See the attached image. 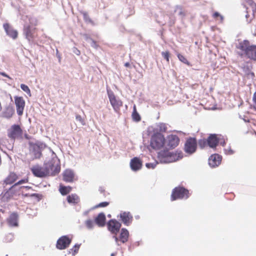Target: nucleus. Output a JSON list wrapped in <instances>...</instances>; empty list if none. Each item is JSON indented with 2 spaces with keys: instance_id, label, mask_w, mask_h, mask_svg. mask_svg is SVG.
<instances>
[{
  "instance_id": "obj_19",
  "label": "nucleus",
  "mask_w": 256,
  "mask_h": 256,
  "mask_svg": "<svg viewBox=\"0 0 256 256\" xmlns=\"http://www.w3.org/2000/svg\"><path fill=\"white\" fill-rule=\"evenodd\" d=\"M36 32V28H32L30 26L25 27L24 28V33L26 37L30 41L33 40L34 38Z\"/></svg>"
},
{
  "instance_id": "obj_35",
  "label": "nucleus",
  "mask_w": 256,
  "mask_h": 256,
  "mask_svg": "<svg viewBox=\"0 0 256 256\" xmlns=\"http://www.w3.org/2000/svg\"><path fill=\"white\" fill-rule=\"evenodd\" d=\"M170 52L168 51L162 52V57L166 60L167 62H169L170 60Z\"/></svg>"
},
{
  "instance_id": "obj_30",
  "label": "nucleus",
  "mask_w": 256,
  "mask_h": 256,
  "mask_svg": "<svg viewBox=\"0 0 256 256\" xmlns=\"http://www.w3.org/2000/svg\"><path fill=\"white\" fill-rule=\"evenodd\" d=\"M80 248L79 244H75L72 248L69 250V253L72 254V256H74L78 253Z\"/></svg>"
},
{
  "instance_id": "obj_3",
  "label": "nucleus",
  "mask_w": 256,
  "mask_h": 256,
  "mask_svg": "<svg viewBox=\"0 0 256 256\" xmlns=\"http://www.w3.org/2000/svg\"><path fill=\"white\" fill-rule=\"evenodd\" d=\"M166 140L160 132H154L150 138V146L154 150H160L166 144Z\"/></svg>"
},
{
  "instance_id": "obj_2",
  "label": "nucleus",
  "mask_w": 256,
  "mask_h": 256,
  "mask_svg": "<svg viewBox=\"0 0 256 256\" xmlns=\"http://www.w3.org/2000/svg\"><path fill=\"white\" fill-rule=\"evenodd\" d=\"M158 158L162 162H172L182 159L183 158V154L182 152H170L164 150L158 153Z\"/></svg>"
},
{
  "instance_id": "obj_45",
  "label": "nucleus",
  "mask_w": 256,
  "mask_h": 256,
  "mask_svg": "<svg viewBox=\"0 0 256 256\" xmlns=\"http://www.w3.org/2000/svg\"><path fill=\"white\" fill-rule=\"evenodd\" d=\"M246 2L250 5V6H253L255 5L256 6V4L252 0H246Z\"/></svg>"
},
{
  "instance_id": "obj_36",
  "label": "nucleus",
  "mask_w": 256,
  "mask_h": 256,
  "mask_svg": "<svg viewBox=\"0 0 256 256\" xmlns=\"http://www.w3.org/2000/svg\"><path fill=\"white\" fill-rule=\"evenodd\" d=\"M198 144L201 148H204L207 144H208L207 140H200L198 142Z\"/></svg>"
},
{
  "instance_id": "obj_32",
  "label": "nucleus",
  "mask_w": 256,
  "mask_h": 256,
  "mask_svg": "<svg viewBox=\"0 0 256 256\" xmlns=\"http://www.w3.org/2000/svg\"><path fill=\"white\" fill-rule=\"evenodd\" d=\"M20 88H21L25 92L30 96H31V92L30 90L28 87V86L24 84H20Z\"/></svg>"
},
{
  "instance_id": "obj_50",
  "label": "nucleus",
  "mask_w": 256,
  "mask_h": 256,
  "mask_svg": "<svg viewBox=\"0 0 256 256\" xmlns=\"http://www.w3.org/2000/svg\"><path fill=\"white\" fill-rule=\"evenodd\" d=\"M116 254L112 253L111 254V256H115Z\"/></svg>"
},
{
  "instance_id": "obj_7",
  "label": "nucleus",
  "mask_w": 256,
  "mask_h": 256,
  "mask_svg": "<svg viewBox=\"0 0 256 256\" xmlns=\"http://www.w3.org/2000/svg\"><path fill=\"white\" fill-rule=\"evenodd\" d=\"M44 164L46 170H48L49 176H54L60 170V164L56 158H52Z\"/></svg>"
},
{
  "instance_id": "obj_44",
  "label": "nucleus",
  "mask_w": 256,
  "mask_h": 256,
  "mask_svg": "<svg viewBox=\"0 0 256 256\" xmlns=\"http://www.w3.org/2000/svg\"><path fill=\"white\" fill-rule=\"evenodd\" d=\"M0 75L6 77L8 79L12 80V78L4 72H0Z\"/></svg>"
},
{
  "instance_id": "obj_1",
  "label": "nucleus",
  "mask_w": 256,
  "mask_h": 256,
  "mask_svg": "<svg viewBox=\"0 0 256 256\" xmlns=\"http://www.w3.org/2000/svg\"><path fill=\"white\" fill-rule=\"evenodd\" d=\"M237 48L241 50L239 54L241 56L256 61V45L250 44L248 40H244L239 43Z\"/></svg>"
},
{
  "instance_id": "obj_23",
  "label": "nucleus",
  "mask_w": 256,
  "mask_h": 256,
  "mask_svg": "<svg viewBox=\"0 0 256 256\" xmlns=\"http://www.w3.org/2000/svg\"><path fill=\"white\" fill-rule=\"evenodd\" d=\"M128 231L126 228H122L120 230L118 242L120 241L122 243H125L128 240Z\"/></svg>"
},
{
  "instance_id": "obj_4",
  "label": "nucleus",
  "mask_w": 256,
  "mask_h": 256,
  "mask_svg": "<svg viewBox=\"0 0 256 256\" xmlns=\"http://www.w3.org/2000/svg\"><path fill=\"white\" fill-rule=\"evenodd\" d=\"M23 130L20 126L18 124H13L7 130V136L8 138L14 141L16 140H21L22 138Z\"/></svg>"
},
{
  "instance_id": "obj_28",
  "label": "nucleus",
  "mask_w": 256,
  "mask_h": 256,
  "mask_svg": "<svg viewBox=\"0 0 256 256\" xmlns=\"http://www.w3.org/2000/svg\"><path fill=\"white\" fill-rule=\"evenodd\" d=\"M14 113V110L12 108H8L6 109L3 113V116L4 118H10Z\"/></svg>"
},
{
  "instance_id": "obj_21",
  "label": "nucleus",
  "mask_w": 256,
  "mask_h": 256,
  "mask_svg": "<svg viewBox=\"0 0 256 256\" xmlns=\"http://www.w3.org/2000/svg\"><path fill=\"white\" fill-rule=\"evenodd\" d=\"M106 216L104 213H100L94 218L95 223L99 226L102 227L106 224Z\"/></svg>"
},
{
  "instance_id": "obj_29",
  "label": "nucleus",
  "mask_w": 256,
  "mask_h": 256,
  "mask_svg": "<svg viewBox=\"0 0 256 256\" xmlns=\"http://www.w3.org/2000/svg\"><path fill=\"white\" fill-rule=\"evenodd\" d=\"M177 56H178V60L180 62L186 64V65H188V66H190V62L188 61V60L186 59V58L184 56H183L180 54H178Z\"/></svg>"
},
{
  "instance_id": "obj_47",
  "label": "nucleus",
  "mask_w": 256,
  "mask_h": 256,
  "mask_svg": "<svg viewBox=\"0 0 256 256\" xmlns=\"http://www.w3.org/2000/svg\"><path fill=\"white\" fill-rule=\"evenodd\" d=\"M124 66L126 67H129L130 66V64L129 62H126L124 64Z\"/></svg>"
},
{
  "instance_id": "obj_34",
  "label": "nucleus",
  "mask_w": 256,
  "mask_h": 256,
  "mask_svg": "<svg viewBox=\"0 0 256 256\" xmlns=\"http://www.w3.org/2000/svg\"><path fill=\"white\" fill-rule=\"evenodd\" d=\"M85 224L86 226L89 229L93 228L94 226V223L93 221L91 220H86L85 222Z\"/></svg>"
},
{
  "instance_id": "obj_26",
  "label": "nucleus",
  "mask_w": 256,
  "mask_h": 256,
  "mask_svg": "<svg viewBox=\"0 0 256 256\" xmlns=\"http://www.w3.org/2000/svg\"><path fill=\"white\" fill-rule=\"evenodd\" d=\"M72 188L70 186H66L60 185L59 191L62 195L64 196L68 194L72 190Z\"/></svg>"
},
{
  "instance_id": "obj_6",
  "label": "nucleus",
  "mask_w": 256,
  "mask_h": 256,
  "mask_svg": "<svg viewBox=\"0 0 256 256\" xmlns=\"http://www.w3.org/2000/svg\"><path fill=\"white\" fill-rule=\"evenodd\" d=\"M190 196L189 191L181 186L175 188L171 194V200L174 201L177 199L188 198Z\"/></svg>"
},
{
  "instance_id": "obj_12",
  "label": "nucleus",
  "mask_w": 256,
  "mask_h": 256,
  "mask_svg": "<svg viewBox=\"0 0 256 256\" xmlns=\"http://www.w3.org/2000/svg\"><path fill=\"white\" fill-rule=\"evenodd\" d=\"M108 96L110 103L112 106L114 110L116 112H119L120 108L122 106V101L116 98V96L113 92L108 93Z\"/></svg>"
},
{
  "instance_id": "obj_22",
  "label": "nucleus",
  "mask_w": 256,
  "mask_h": 256,
  "mask_svg": "<svg viewBox=\"0 0 256 256\" xmlns=\"http://www.w3.org/2000/svg\"><path fill=\"white\" fill-rule=\"evenodd\" d=\"M18 216L16 213H12L7 219L6 221L9 226H18Z\"/></svg>"
},
{
  "instance_id": "obj_10",
  "label": "nucleus",
  "mask_w": 256,
  "mask_h": 256,
  "mask_svg": "<svg viewBox=\"0 0 256 256\" xmlns=\"http://www.w3.org/2000/svg\"><path fill=\"white\" fill-rule=\"evenodd\" d=\"M72 240V238L68 236H64L60 238L56 242L58 249L64 250L68 247Z\"/></svg>"
},
{
  "instance_id": "obj_5",
  "label": "nucleus",
  "mask_w": 256,
  "mask_h": 256,
  "mask_svg": "<svg viewBox=\"0 0 256 256\" xmlns=\"http://www.w3.org/2000/svg\"><path fill=\"white\" fill-rule=\"evenodd\" d=\"M121 226V224L116 219H111L107 223L108 229L114 234L113 238L118 245H119L118 238L117 236V234L119 232Z\"/></svg>"
},
{
  "instance_id": "obj_39",
  "label": "nucleus",
  "mask_w": 256,
  "mask_h": 256,
  "mask_svg": "<svg viewBox=\"0 0 256 256\" xmlns=\"http://www.w3.org/2000/svg\"><path fill=\"white\" fill-rule=\"evenodd\" d=\"M109 204H110L109 202H100L98 205L96 206L95 208H98L106 207L109 205Z\"/></svg>"
},
{
  "instance_id": "obj_11",
  "label": "nucleus",
  "mask_w": 256,
  "mask_h": 256,
  "mask_svg": "<svg viewBox=\"0 0 256 256\" xmlns=\"http://www.w3.org/2000/svg\"><path fill=\"white\" fill-rule=\"evenodd\" d=\"M14 104L18 114L20 116L22 115L25 107L26 102L22 96H16L14 97Z\"/></svg>"
},
{
  "instance_id": "obj_52",
  "label": "nucleus",
  "mask_w": 256,
  "mask_h": 256,
  "mask_svg": "<svg viewBox=\"0 0 256 256\" xmlns=\"http://www.w3.org/2000/svg\"><path fill=\"white\" fill-rule=\"evenodd\" d=\"M180 14H182V12H180Z\"/></svg>"
},
{
  "instance_id": "obj_49",
  "label": "nucleus",
  "mask_w": 256,
  "mask_h": 256,
  "mask_svg": "<svg viewBox=\"0 0 256 256\" xmlns=\"http://www.w3.org/2000/svg\"><path fill=\"white\" fill-rule=\"evenodd\" d=\"M9 193H10V190H9L8 191V192L6 193L5 195L9 194Z\"/></svg>"
},
{
  "instance_id": "obj_15",
  "label": "nucleus",
  "mask_w": 256,
  "mask_h": 256,
  "mask_svg": "<svg viewBox=\"0 0 256 256\" xmlns=\"http://www.w3.org/2000/svg\"><path fill=\"white\" fill-rule=\"evenodd\" d=\"M3 27L6 34L12 39H16L18 38V32L17 30H14L8 23H5Z\"/></svg>"
},
{
  "instance_id": "obj_27",
  "label": "nucleus",
  "mask_w": 256,
  "mask_h": 256,
  "mask_svg": "<svg viewBox=\"0 0 256 256\" xmlns=\"http://www.w3.org/2000/svg\"><path fill=\"white\" fill-rule=\"evenodd\" d=\"M132 120L135 122H140L141 120L140 116L136 111V106L134 105L133 108V112L132 113Z\"/></svg>"
},
{
  "instance_id": "obj_16",
  "label": "nucleus",
  "mask_w": 256,
  "mask_h": 256,
  "mask_svg": "<svg viewBox=\"0 0 256 256\" xmlns=\"http://www.w3.org/2000/svg\"><path fill=\"white\" fill-rule=\"evenodd\" d=\"M120 216L122 222L127 226L132 223L133 220V216L130 212H122Z\"/></svg>"
},
{
  "instance_id": "obj_20",
  "label": "nucleus",
  "mask_w": 256,
  "mask_h": 256,
  "mask_svg": "<svg viewBox=\"0 0 256 256\" xmlns=\"http://www.w3.org/2000/svg\"><path fill=\"white\" fill-rule=\"evenodd\" d=\"M18 176L14 172H10L4 180V184L10 185L14 183L18 179Z\"/></svg>"
},
{
  "instance_id": "obj_38",
  "label": "nucleus",
  "mask_w": 256,
  "mask_h": 256,
  "mask_svg": "<svg viewBox=\"0 0 256 256\" xmlns=\"http://www.w3.org/2000/svg\"><path fill=\"white\" fill-rule=\"evenodd\" d=\"M82 14L83 16L84 19V20L85 21L89 22H91V19L90 18L88 12H82Z\"/></svg>"
},
{
  "instance_id": "obj_14",
  "label": "nucleus",
  "mask_w": 256,
  "mask_h": 256,
  "mask_svg": "<svg viewBox=\"0 0 256 256\" xmlns=\"http://www.w3.org/2000/svg\"><path fill=\"white\" fill-rule=\"evenodd\" d=\"M222 161V157L218 154H212L208 158V164L212 168L218 166Z\"/></svg>"
},
{
  "instance_id": "obj_43",
  "label": "nucleus",
  "mask_w": 256,
  "mask_h": 256,
  "mask_svg": "<svg viewBox=\"0 0 256 256\" xmlns=\"http://www.w3.org/2000/svg\"><path fill=\"white\" fill-rule=\"evenodd\" d=\"M212 16L214 18H216L218 17H220L222 20H223V17L218 12H215L214 13Z\"/></svg>"
},
{
  "instance_id": "obj_41",
  "label": "nucleus",
  "mask_w": 256,
  "mask_h": 256,
  "mask_svg": "<svg viewBox=\"0 0 256 256\" xmlns=\"http://www.w3.org/2000/svg\"><path fill=\"white\" fill-rule=\"evenodd\" d=\"M28 182V178H26V179H23V180H19L18 182H16L13 186H18V185H20V184H25V183H26Z\"/></svg>"
},
{
  "instance_id": "obj_37",
  "label": "nucleus",
  "mask_w": 256,
  "mask_h": 256,
  "mask_svg": "<svg viewBox=\"0 0 256 256\" xmlns=\"http://www.w3.org/2000/svg\"><path fill=\"white\" fill-rule=\"evenodd\" d=\"M86 40L90 39V38L87 35H86ZM90 40H92V46L95 48H97L98 46V45L97 44L96 42L92 38H90Z\"/></svg>"
},
{
  "instance_id": "obj_48",
  "label": "nucleus",
  "mask_w": 256,
  "mask_h": 256,
  "mask_svg": "<svg viewBox=\"0 0 256 256\" xmlns=\"http://www.w3.org/2000/svg\"><path fill=\"white\" fill-rule=\"evenodd\" d=\"M24 188L26 190L32 189V187L28 186H24Z\"/></svg>"
},
{
  "instance_id": "obj_17",
  "label": "nucleus",
  "mask_w": 256,
  "mask_h": 256,
  "mask_svg": "<svg viewBox=\"0 0 256 256\" xmlns=\"http://www.w3.org/2000/svg\"><path fill=\"white\" fill-rule=\"evenodd\" d=\"M63 180L67 182H72L74 180V174L73 170L66 169L62 173Z\"/></svg>"
},
{
  "instance_id": "obj_51",
  "label": "nucleus",
  "mask_w": 256,
  "mask_h": 256,
  "mask_svg": "<svg viewBox=\"0 0 256 256\" xmlns=\"http://www.w3.org/2000/svg\"><path fill=\"white\" fill-rule=\"evenodd\" d=\"M25 136H26V138L28 139V137L27 134H26V135Z\"/></svg>"
},
{
  "instance_id": "obj_42",
  "label": "nucleus",
  "mask_w": 256,
  "mask_h": 256,
  "mask_svg": "<svg viewBox=\"0 0 256 256\" xmlns=\"http://www.w3.org/2000/svg\"><path fill=\"white\" fill-rule=\"evenodd\" d=\"M76 120L80 122L82 124H83V125L84 124V120L80 115H78V114L76 115Z\"/></svg>"
},
{
  "instance_id": "obj_40",
  "label": "nucleus",
  "mask_w": 256,
  "mask_h": 256,
  "mask_svg": "<svg viewBox=\"0 0 256 256\" xmlns=\"http://www.w3.org/2000/svg\"><path fill=\"white\" fill-rule=\"evenodd\" d=\"M44 146H45L43 144H42V143L40 144V146H38L37 144H36V145L34 146V148H36L40 147V152H38V158L39 157L40 158V156L42 155V154H41V152H40V150L42 148H44Z\"/></svg>"
},
{
  "instance_id": "obj_24",
  "label": "nucleus",
  "mask_w": 256,
  "mask_h": 256,
  "mask_svg": "<svg viewBox=\"0 0 256 256\" xmlns=\"http://www.w3.org/2000/svg\"><path fill=\"white\" fill-rule=\"evenodd\" d=\"M208 144L210 147L214 148L218 144V140L215 134L210 135L207 139Z\"/></svg>"
},
{
  "instance_id": "obj_8",
  "label": "nucleus",
  "mask_w": 256,
  "mask_h": 256,
  "mask_svg": "<svg viewBox=\"0 0 256 256\" xmlns=\"http://www.w3.org/2000/svg\"><path fill=\"white\" fill-rule=\"evenodd\" d=\"M30 170L33 174L38 178H44L49 176L48 170H46L45 164L44 166L36 164L30 168Z\"/></svg>"
},
{
  "instance_id": "obj_46",
  "label": "nucleus",
  "mask_w": 256,
  "mask_h": 256,
  "mask_svg": "<svg viewBox=\"0 0 256 256\" xmlns=\"http://www.w3.org/2000/svg\"><path fill=\"white\" fill-rule=\"evenodd\" d=\"M30 194H23V195L25 197H30Z\"/></svg>"
},
{
  "instance_id": "obj_25",
  "label": "nucleus",
  "mask_w": 256,
  "mask_h": 256,
  "mask_svg": "<svg viewBox=\"0 0 256 256\" xmlns=\"http://www.w3.org/2000/svg\"><path fill=\"white\" fill-rule=\"evenodd\" d=\"M67 200L70 204H76L80 202V198L76 194H72L68 196Z\"/></svg>"
},
{
  "instance_id": "obj_9",
  "label": "nucleus",
  "mask_w": 256,
  "mask_h": 256,
  "mask_svg": "<svg viewBox=\"0 0 256 256\" xmlns=\"http://www.w3.org/2000/svg\"><path fill=\"white\" fill-rule=\"evenodd\" d=\"M197 148V142L195 138H188L184 144V150L186 153L192 154L194 152Z\"/></svg>"
},
{
  "instance_id": "obj_31",
  "label": "nucleus",
  "mask_w": 256,
  "mask_h": 256,
  "mask_svg": "<svg viewBox=\"0 0 256 256\" xmlns=\"http://www.w3.org/2000/svg\"><path fill=\"white\" fill-rule=\"evenodd\" d=\"M158 130L160 132H165L167 130V126L166 124L160 123L158 126Z\"/></svg>"
},
{
  "instance_id": "obj_13",
  "label": "nucleus",
  "mask_w": 256,
  "mask_h": 256,
  "mask_svg": "<svg viewBox=\"0 0 256 256\" xmlns=\"http://www.w3.org/2000/svg\"><path fill=\"white\" fill-rule=\"evenodd\" d=\"M166 140L168 146L172 148L176 147L180 142L179 138L175 134L168 135Z\"/></svg>"
},
{
  "instance_id": "obj_33",
  "label": "nucleus",
  "mask_w": 256,
  "mask_h": 256,
  "mask_svg": "<svg viewBox=\"0 0 256 256\" xmlns=\"http://www.w3.org/2000/svg\"><path fill=\"white\" fill-rule=\"evenodd\" d=\"M42 195L40 194H31L30 198H34L38 202H39L42 198Z\"/></svg>"
},
{
  "instance_id": "obj_18",
  "label": "nucleus",
  "mask_w": 256,
  "mask_h": 256,
  "mask_svg": "<svg viewBox=\"0 0 256 256\" xmlns=\"http://www.w3.org/2000/svg\"><path fill=\"white\" fill-rule=\"evenodd\" d=\"M142 161L137 157L134 158L130 160V168L134 171H137L140 170L142 168Z\"/></svg>"
}]
</instances>
